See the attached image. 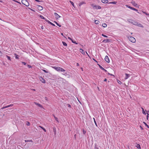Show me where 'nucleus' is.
<instances>
[{
  "label": "nucleus",
  "mask_w": 149,
  "mask_h": 149,
  "mask_svg": "<svg viewBox=\"0 0 149 149\" xmlns=\"http://www.w3.org/2000/svg\"><path fill=\"white\" fill-rule=\"evenodd\" d=\"M66 72H64L63 74L65 75L66 76H67V77L68 78L72 77V74L71 73H70L69 72L67 71Z\"/></svg>",
  "instance_id": "1"
},
{
  "label": "nucleus",
  "mask_w": 149,
  "mask_h": 149,
  "mask_svg": "<svg viewBox=\"0 0 149 149\" xmlns=\"http://www.w3.org/2000/svg\"><path fill=\"white\" fill-rule=\"evenodd\" d=\"M128 39L132 43H135L136 42L135 39L133 37L130 36L128 37Z\"/></svg>",
  "instance_id": "2"
},
{
  "label": "nucleus",
  "mask_w": 149,
  "mask_h": 149,
  "mask_svg": "<svg viewBox=\"0 0 149 149\" xmlns=\"http://www.w3.org/2000/svg\"><path fill=\"white\" fill-rule=\"evenodd\" d=\"M22 3L24 5H25L26 6H28L29 4L27 0H22Z\"/></svg>",
  "instance_id": "3"
},
{
  "label": "nucleus",
  "mask_w": 149,
  "mask_h": 149,
  "mask_svg": "<svg viewBox=\"0 0 149 149\" xmlns=\"http://www.w3.org/2000/svg\"><path fill=\"white\" fill-rule=\"evenodd\" d=\"M91 6L93 7V8L98 9H101V7L99 5H94L93 4H91Z\"/></svg>",
  "instance_id": "4"
},
{
  "label": "nucleus",
  "mask_w": 149,
  "mask_h": 149,
  "mask_svg": "<svg viewBox=\"0 0 149 149\" xmlns=\"http://www.w3.org/2000/svg\"><path fill=\"white\" fill-rule=\"evenodd\" d=\"M131 3L132 4V5L135 6L136 8H139V5H138L137 4L135 3V1L132 0L131 1Z\"/></svg>",
  "instance_id": "5"
},
{
  "label": "nucleus",
  "mask_w": 149,
  "mask_h": 149,
  "mask_svg": "<svg viewBox=\"0 0 149 149\" xmlns=\"http://www.w3.org/2000/svg\"><path fill=\"white\" fill-rule=\"evenodd\" d=\"M54 15L55 17V18L56 19H58L60 17H61L56 13H54Z\"/></svg>",
  "instance_id": "6"
},
{
  "label": "nucleus",
  "mask_w": 149,
  "mask_h": 149,
  "mask_svg": "<svg viewBox=\"0 0 149 149\" xmlns=\"http://www.w3.org/2000/svg\"><path fill=\"white\" fill-rule=\"evenodd\" d=\"M111 40L110 39H104L102 41V42L107 43L111 42Z\"/></svg>",
  "instance_id": "7"
},
{
  "label": "nucleus",
  "mask_w": 149,
  "mask_h": 149,
  "mask_svg": "<svg viewBox=\"0 0 149 149\" xmlns=\"http://www.w3.org/2000/svg\"><path fill=\"white\" fill-rule=\"evenodd\" d=\"M40 80L43 83L45 84L46 83V81L45 80L42 78V77H40Z\"/></svg>",
  "instance_id": "8"
},
{
  "label": "nucleus",
  "mask_w": 149,
  "mask_h": 149,
  "mask_svg": "<svg viewBox=\"0 0 149 149\" xmlns=\"http://www.w3.org/2000/svg\"><path fill=\"white\" fill-rule=\"evenodd\" d=\"M104 60L106 62L108 63H109L110 62V60L108 56H105Z\"/></svg>",
  "instance_id": "9"
},
{
  "label": "nucleus",
  "mask_w": 149,
  "mask_h": 149,
  "mask_svg": "<svg viewBox=\"0 0 149 149\" xmlns=\"http://www.w3.org/2000/svg\"><path fill=\"white\" fill-rule=\"evenodd\" d=\"M37 6L38 9V10H41L43 9L42 6L38 5H37Z\"/></svg>",
  "instance_id": "10"
},
{
  "label": "nucleus",
  "mask_w": 149,
  "mask_h": 149,
  "mask_svg": "<svg viewBox=\"0 0 149 149\" xmlns=\"http://www.w3.org/2000/svg\"><path fill=\"white\" fill-rule=\"evenodd\" d=\"M34 103L36 105L38 106V107H39L41 108H44L42 106L41 104H39V103L37 102H34Z\"/></svg>",
  "instance_id": "11"
},
{
  "label": "nucleus",
  "mask_w": 149,
  "mask_h": 149,
  "mask_svg": "<svg viewBox=\"0 0 149 149\" xmlns=\"http://www.w3.org/2000/svg\"><path fill=\"white\" fill-rule=\"evenodd\" d=\"M97 65L99 66V67L102 70L104 71L105 72H107V70L104 69V68H103L101 65H100L98 63H97Z\"/></svg>",
  "instance_id": "12"
},
{
  "label": "nucleus",
  "mask_w": 149,
  "mask_h": 149,
  "mask_svg": "<svg viewBox=\"0 0 149 149\" xmlns=\"http://www.w3.org/2000/svg\"><path fill=\"white\" fill-rule=\"evenodd\" d=\"M125 79H127L130 76V74L127 73H125Z\"/></svg>",
  "instance_id": "13"
},
{
  "label": "nucleus",
  "mask_w": 149,
  "mask_h": 149,
  "mask_svg": "<svg viewBox=\"0 0 149 149\" xmlns=\"http://www.w3.org/2000/svg\"><path fill=\"white\" fill-rule=\"evenodd\" d=\"M53 68L56 70V71H60V67H56V66H54L53 67Z\"/></svg>",
  "instance_id": "14"
},
{
  "label": "nucleus",
  "mask_w": 149,
  "mask_h": 149,
  "mask_svg": "<svg viewBox=\"0 0 149 149\" xmlns=\"http://www.w3.org/2000/svg\"><path fill=\"white\" fill-rule=\"evenodd\" d=\"M101 2L104 3H108L109 2H108V0H101Z\"/></svg>",
  "instance_id": "15"
},
{
  "label": "nucleus",
  "mask_w": 149,
  "mask_h": 149,
  "mask_svg": "<svg viewBox=\"0 0 149 149\" xmlns=\"http://www.w3.org/2000/svg\"><path fill=\"white\" fill-rule=\"evenodd\" d=\"M79 51L83 55H85V53L84 50L80 48L79 49Z\"/></svg>",
  "instance_id": "16"
},
{
  "label": "nucleus",
  "mask_w": 149,
  "mask_h": 149,
  "mask_svg": "<svg viewBox=\"0 0 149 149\" xmlns=\"http://www.w3.org/2000/svg\"><path fill=\"white\" fill-rule=\"evenodd\" d=\"M53 131L54 132V133L55 136H56V129L55 127H54L53 128Z\"/></svg>",
  "instance_id": "17"
},
{
  "label": "nucleus",
  "mask_w": 149,
  "mask_h": 149,
  "mask_svg": "<svg viewBox=\"0 0 149 149\" xmlns=\"http://www.w3.org/2000/svg\"><path fill=\"white\" fill-rule=\"evenodd\" d=\"M15 56V58L16 59H19V57L20 56H19L16 53H15L14 54Z\"/></svg>",
  "instance_id": "18"
},
{
  "label": "nucleus",
  "mask_w": 149,
  "mask_h": 149,
  "mask_svg": "<svg viewBox=\"0 0 149 149\" xmlns=\"http://www.w3.org/2000/svg\"><path fill=\"white\" fill-rule=\"evenodd\" d=\"M6 57L7 58V59L8 60L11 61V58L10 56H9L6 55H5L3 56V57Z\"/></svg>",
  "instance_id": "19"
},
{
  "label": "nucleus",
  "mask_w": 149,
  "mask_h": 149,
  "mask_svg": "<svg viewBox=\"0 0 149 149\" xmlns=\"http://www.w3.org/2000/svg\"><path fill=\"white\" fill-rule=\"evenodd\" d=\"M135 147L138 149H141V148L140 145L139 144H137V145L135 146Z\"/></svg>",
  "instance_id": "20"
},
{
  "label": "nucleus",
  "mask_w": 149,
  "mask_h": 149,
  "mask_svg": "<svg viewBox=\"0 0 149 149\" xmlns=\"http://www.w3.org/2000/svg\"><path fill=\"white\" fill-rule=\"evenodd\" d=\"M86 2L84 1H82L81 2H80L79 4V6H81L83 4H85Z\"/></svg>",
  "instance_id": "21"
},
{
  "label": "nucleus",
  "mask_w": 149,
  "mask_h": 149,
  "mask_svg": "<svg viewBox=\"0 0 149 149\" xmlns=\"http://www.w3.org/2000/svg\"><path fill=\"white\" fill-rule=\"evenodd\" d=\"M136 26H138L139 27H142V28L143 27V25L142 24H141L140 23H139L138 22L137 23Z\"/></svg>",
  "instance_id": "22"
},
{
  "label": "nucleus",
  "mask_w": 149,
  "mask_h": 149,
  "mask_svg": "<svg viewBox=\"0 0 149 149\" xmlns=\"http://www.w3.org/2000/svg\"><path fill=\"white\" fill-rule=\"evenodd\" d=\"M39 127L41 128L44 132H47V130L43 127L41 126H39Z\"/></svg>",
  "instance_id": "23"
},
{
  "label": "nucleus",
  "mask_w": 149,
  "mask_h": 149,
  "mask_svg": "<svg viewBox=\"0 0 149 149\" xmlns=\"http://www.w3.org/2000/svg\"><path fill=\"white\" fill-rule=\"evenodd\" d=\"M141 12H142L143 13L145 14L146 15L148 16H149V13L146 12V11H142Z\"/></svg>",
  "instance_id": "24"
},
{
  "label": "nucleus",
  "mask_w": 149,
  "mask_h": 149,
  "mask_svg": "<svg viewBox=\"0 0 149 149\" xmlns=\"http://www.w3.org/2000/svg\"><path fill=\"white\" fill-rule=\"evenodd\" d=\"M25 142H31L33 143V141L32 140H25Z\"/></svg>",
  "instance_id": "25"
},
{
  "label": "nucleus",
  "mask_w": 149,
  "mask_h": 149,
  "mask_svg": "<svg viewBox=\"0 0 149 149\" xmlns=\"http://www.w3.org/2000/svg\"><path fill=\"white\" fill-rule=\"evenodd\" d=\"M130 9H131V10H134V11H138V10L137 9H136L135 8H134L133 7H130Z\"/></svg>",
  "instance_id": "26"
},
{
  "label": "nucleus",
  "mask_w": 149,
  "mask_h": 149,
  "mask_svg": "<svg viewBox=\"0 0 149 149\" xmlns=\"http://www.w3.org/2000/svg\"><path fill=\"white\" fill-rule=\"evenodd\" d=\"M53 22L55 23L59 27H61V25L60 24H59L58 23H57L55 21H53Z\"/></svg>",
  "instance_id": "27"
},
{
  "label": "nucleus",
  "mask_w": 149,
  "mask_h": 149,
  "mask_svg": "<svg viewBox=\"0 0 149 149\" xmlns=\"http://www.w3.org/2000/svg\"><path fill=\"white\" fill-rule=\"evenodd\" d=\"M41 18L45 19V20L46 19V18H45L43 16L41 15H38Z\"/></svg>",
  "instance_id": "28"
},
{
  "label": "nucleus",
  "mask_w": 149,
  "mask_h": 149,
  "mask_svg": "<svg viewBox=\"0 0 149 149\" xmlns=\"http://www.w3.org/2000/svg\"><path fill=\"white\" fill-rule=\"evenodd\" d=\"M9 107V105H8L6 106H4V107H3L1 108V109L0 110H1V109L3 110L4 109L6 108Z\"/></svg>",
  "instance_id": "29"
},
{
  "label": "nucleus",
  "mask_w": 149,
  "mask_h": 149,
  "mask_svg": "<svg viewBox=\"0 0 149 149\" xmlns=\"http://www.w3.org/2000/svg\"><path fill=\"white\" fill-rule=\"evenodd\" d=\"M137 22H136V21H133V23H132V24L133 25L136 26Z\"/></svg>",
  "instance_id": "30"
},
{
  "label": "nucleus",
  "mask_w": 149,
  "mask_h": 149,
  "mask_svg": "<svg viewBox=\"0 0 149 149\" xmlns=\"http://www.w3.org/2000/svg\"><path fill=\"white\" fill-rule=\"evenodd\" d=\"M93 120L94 123H95L96 126L97 127H98L97 125V123H96V121L95 120V118H93Z\"/></svg>",
  "instance_id": "31"
},
{
  "label": "nucleus",
  "mask_w": 149,
  "mask_h": 149,
  "mask_svg": "<svg viewBox=\"0 0 149 149\" xmlns=\"http://www.w3.org/2000/svg\"><path fill=\"white\" fill-rule=\"evenodd\" d=\"M95 23L97 24H99L100 22L98 20H95Z\"/></svg>",
  "instance_id": "32"
},
{
  "label": "nucleus",
  "mask_w": 149,
  "mask_h": 149,
  "mask_svg": "<svg viewBox=\"0 0 149 149\" xmlns=\"http://www.w3.org/2000/svg\"><path fill=\"white\" fill-rule=\"evenodd\" d=\"M62 43L64 46L67 47L68 45L65 42L63 41H62Z\"/></svg>",
  "instance_id": "33"
},
{
  "label": "nucleus",
  "mask_w": 149,
  "mask_h": 149,
  "mask_svg": "<svg viewBox=\"0 0 149 149\" xmlns=\"http://www.w3.org/2000/svg\"><path fill=\"white\" fill-rule=\"evenodd\" d=\"M25 123L26 124V125L27 126H29L30 125V123L28 121H26Z\"/></svg>",
  "instance_id": "34"
},
{
  "label": "nucleus",
  "mask_w": 149,
  "mask_h": 149,
  "mask_svg": "<svg viewBox=\"0 0 149 149\" xmlns=\"http://www.w3.org/2000/svg\"><path fill=\"white\" fill-rule=\"evenodd\" d=\"M70 2L71 3V5L74 7V8H75V7L74 4L73 2L71 1H70Z\"/></svg>",
  "instance_id": "35"
},
{
  "label": "nucleus",
  "mask_w": 149,
  "mask_h": 149,
  "mask_svg": "<svg viewBox=\"0 0 149 149\" xmlns=\"http://www.w3.org/2000/svg\"><path fill=\"white\" fill-rule=\"evenodd\" d=\"M117 2L116 1H112L111 2H110L109 3V4H116Z\"/></svg>",
  "instance_id": "36"
},
{
  "label": "nucleus",
  "mask_w": 149,
  "mask_h": 149,
  "mask_svg": "<svg viewBox=\"0 0 149 149\" xmlns=\"http://www.w3.org/2000/svg\"><path fill=\"white\" fill-rule=\"evenodd\" d=\"M143 123L144 124L145 126L147 127L148 128H149V126H148V125L147 124V123L146 122H143Z\"/></svg>",
  "instance_id": "37"
},
{
  "label": "nucleus",
  "mask_w": 149,
  "mask_h": 149,
  "mask_svg": "<svg viewBox=\"0 0 149 149\" xmlns=\"http://www.w3.org/2000/svg\"><path fill=\"white\" fill-rule=\"evenodd\" d=\"M127 21H128V22H129L131 24L132 23H133V20H132V19H127Z\"/></svg>",
  "instance_id": "38"
},
{
  "label": "nucleus",
  "mask_w": 149,
  "mask_h": 149,
  "mask_svg": "<svg viewBox=\"0 0 149 149\" xmlns=\"http://www.w3.org/2000/svg\"><path fill=\"white\" fill-rule=\"evenodd\" d=\"M59 71L64 72H65L66 71L65 70H64L63 69L60 68Z\"/></svg>",
  "instance_id": "39"
},
{
  "label": "nucleus",
  "mask_w": 149,
  "mask_h": 149,
  "mask_svg": "<svg viewBox=\"0 0 149 149\" xmlns=\"http://www.w3.org/2000/svg\"><path fill=\"white\" fill-rule=\"evenodd\" d=\"M102 26L103 27L105 28L107 27V24L106 23H104L102 24Z\"/></svg>",
  "instance_id": "40"
},
{
  "label": "nucleus",
  "mask_w": 149,
  "mask_h": 149,
  "mask_svg": "<svg viewBox=\"0 0 149 149\" xmlns=\"http://www.w3.org/2000/svg\"><path fill=\"white\" fill-rule=\"evenodd\" d=\"M95 149H99V148L97 146L96 143H95Z\"/></svg>",
  "instance_id": "41"
},
{
  "label": "nucleus",
  "mask_w": 149,
  "mask_h": 149,
  "mask_svg": "<svg viewBox=\"0 0 149 149\" xmlns=\"http://www.w3.org/2000/svg\"><path fill=\"white\" fill-rule=\"evenodd\" d=\"M71 41H72V42L73 43L75 44H78V43H77V42L75 41L73 39H72V40Z\"/></svg>",
  "instance_id": "42"
},
{
  "label": "nucleus",
  "mask_w": 149,
  "mask_h": 149,
  "mask_svg": "<svg viewBox=\"0 0 149 149\" xmlns=\"http://www.w3.org/2000/svg\"><path fill=\"white\" fill-rule=\"evenodd\" d=\"M82 131H83V134L84 135L85 134L86 132V131L84 128H83Z\"/></svg>",
  "instance_id": "43"
},
{
  "label": "nucleus",
  "mask_w": 149,
  "mask_h": 149,
  "mask_svg": "<svg viewBox=\"0 0 149 149\" xmlns=\"http://www.w3.org/2000/svg\"><path fill=\"white\" fill-rule=\"evenodd\" d=\"M66 106L68 107L69 108H71V105L69 104H66Z\"/></svg>",
  "instance_id": "44"
},
{
  "label": "nucleus",
  "mask_w": 149,
  "mask_h": 149,
  "mask_svg": "<svg viewBox=\"0 0 149 149\" xmlns=\"http://www.w3.org/2000/svg\"><path fill=\"white\" fill-rule=\"evenodd\" d=\"M45 21L48 22V23L49 24H51V22H50L49 21V20L47 19H46L45 20Z\"/></svg>",
  "instance_id": "45"
},
{
  "label": "nucleus",
  "mask_w": 149,
  "mask_h": 149,
  "mask_svg": "<svg viewBox=\"0 0 149 149\" xmlns=\"http://www.w3.org/2000/svg\"><path fill=\"white\" fill-rule=\"evenodd\" d=\"M35 0V1L38 2H44V1H42V0H41V1H40L39 0Z\"/></svg>",
  "instance_id": "46"
},
{
  "label": "nucleus",
  "mask_w": 149,
  "mask_h": 149,
  "mask_svg": "<svg viewBox=\"0 0 149 149\" xmlns=\"http://www.w3.org/2000/svg\"><path fill=\"white\" fill-rule=\"evenodd\" d=\"M147 115L146 116V119L147 120H148V118L149 117V113H147Z\"/></svg>",
  "instance_id": "47"
},
{
  "label": "nucleus",
  "mask_w": 149,
  "mask_h": 149,
  "mask_svg": "<svg viewBox=\"0 0 149 149\" xmlns=\"http://www.w3.org/2000/svg\"><path fill=\"white\" fill-rule=\"evenodd\" d=\"M117 81L119 84H121L122 82L120 81H119V80H118V79H117Z\"/></svg>",
  "instance_id": "48"
},
{
  "label": "nucleus",
  "mask_w": 149,
  "mask_h": 149,
  "mask_svg": "<svg viewBox=\"0 0 149 149\" xmlns=\"http://www.w3.org/2000/svg\"><path fill=\"white\" fill-rule=\"evenodd\" d=\"M53 116H54L55 120H57V119H58V118L57 117H56L54 114H53Z\"/></svg>",
  "instance_id": "49"
},
{
  "label": "nucleus",
  "mask_w": 149,
  "mask_h": 149,
  "mask_svg": "<svg viewBox=\"0 0 149 149\" xmlns=\"http://www.w3.org/2000/svg\"><path fill=\"white\" fill-rule=\"evenodd\" d=\"M142 11V10H139V11H137V12L138 13L140 14H142V13H142V12H141V11Z\"/></svg>",
  "instance_id": "50"
},
{
  "label": "nucleus",
  "mask_w": 149,
  "mask_h": 149,
  "mask_svg": "<svg viewBox=\"0 0 149 149\" xmlns=\"http://www.w3.org/2000/svg\"><path fill=\"white\" fill-rule=\"evenodd\" d=\"M102 36L104 37H106V38H108V36H107L104 35V34H102Z\"/></svg>",
  "instance_id": "51"
},
{
  "label": "nucleus",
  "mask_w": 149,
  "mask_h": 149,
  "mask_svg": "<svg viewBox=\"0 0 149 149\" xmlns=\"http://www.w3.org/2000/svg\"><path fill=\"white\" fill-rule=\"evenodd\" d=\"M27 67L29 68H30L32 67V66L29 65L27 64Z\"/></svg>",
  "instance_id": "52"
},
{
  "label": "nucleus",
  "mask_w": 149,
  "mask_h": 149,
  "mask_svg": "<svg viewBox=\"0 0 149 149\" xmlns=\"http://www.w3.org/2000/svg\"><path fill=\"white\" fill-rule=\"evenodd\" d=\"M42 70L44 72H45V73H48V72L47 71L45 70H43V69H42Z\"/></svg>",
  "instance_id": "53"
},
{
  "label": "nucleus",
  "mask_w": 149,
  "mask_h": 149,
  "mask_svg": "<svg viewBox=\"0 0 149 149\" xmlns=\"http://www.w3.org/2000/svg\"><path fill=\"white\" fill-rule=\"evenodd\" d=\"M21 63L23 65H26V63L24 62H23V61H22L21 62Z\"/></svg>",
  "instance_id": "54"
},
{
  "label": "nucleus",
  "mask_w": 149,
  "mask_h": 149,
  "mask_svg": "<svg viewBox=\"0 0 149 149\" xmlns=\"http://www.w3.org/2000/svg\"><path fill=\"white\" fill-rule=\"evenodd\" d=\"M142 113L144 114V115H146V113L145 111L144 110H143V111H142Z\"/></svg>",
  "instance_id": "55"
},
{
  "label": "nucleus",
  "mask_w": 149,
  "mask_h": 149,
  "mask_svg": "<svg viewBox=\"0 0 149 149\" xmlns=\"http://www.w3.org/2000/svg\"><path fill=\"white\" fill-rule=\"evenodd\" d=\"M108 75H111V76H113V77H115V76H114L113 74H111V73H109V72H108Z\"/></svg>",
  "instance_id": "56"
},
{
  "label": "nucleus",
  "mask_w": 149,
  "mask_h": 149,
  "mask_svg": "<svg viewBox=\"0 0 149 149\" xmlns=\"http://www.w3.org/2000/svg\"><path fill=\"white\" fill-rule=\"evenodd\" d=\"M12 0L13 1H15V2H16L17 3H19V4H21L20 2H18V1H16L15 0Z\"/></svg>",
  "instance_id": "57"
},
{
  "label": "nucleus",
  "mask_w": 149,
  "mask_h": 149,
  "mask_svg": "<svg viewBox=\"0 0 149 149\" xmlns=\"http://www.w3.org/2000/svg\"><path fill=\"white\" fill-rule=\"evenodd\" d=\"M125 6H126L127 8H130V7H131V6H129V5H125Z\"/></svg>",
  "instance_id": "58"
},
{
  "label": "nucleus",
  "mask_w": 149,
  "mask_h": 149,
  "mask_svg": "<svg viewBox=\"0 0 149 149\" xmlns=\"http://www.w3.org/2000/svg\"><path fill=\"white\" fill-rule=\"evenodd\" d=\"M29 8L31 10L34 12L35 13H36L37 14V13L36 12L35 10H33L32 9H31L30 8Z\"/></svg>",
  "instance_id": "59"
},
{
  "label": "nucleus",
  "mask_w": 149,
  "mask_h": 149,
  "mask_svg": "<svg viewBox=\"0 0 149 149\" xmlns=\"http://www.w3.org/2000/svg\"><path fill=\"white\" fill-rule=\"evenodd\" d=\"M86 54L90 58H91V57L88 54V53H87V52L86 51Z\"/></svg>",
  "instance_id": "60"
},
{
  "label": "nucleus",
  "mask_w": 149,
  "mask_h": 149,
  "mask_svg": "<svg viewBox=\"0 0 149 149\" xmlns=\"http://www.w3.org/2000/svg\"><path fill=\"white\" fill-rule=\"evenodd\" d=\"M50 24L51 25H52V26H55V25L52 22H51V24Z\"/></svg>",
  "instance_id": "61"
},
{
  "label": "nucleus",
  "mask_w": 149,
  "mask_h": 149,
  "mask_svg": "<svg viewBox=\"0 0 149 149\" xmlns=\"http://www.w3.org/2000/svg\"><path fill=\"white\" fill-rule=\"evenodd\" d=\"M61 34L62 36H63L64 38H66V37L64 36L63 34V33H61Z\"/></svg>",
  "instance_id": "62"
},
{
  "label": "nucleus",
  "mask_w": 149,
  "mask_h": 149,
  "mask_svg": "<svg viewBox=\"0 0 149 149\" xmlns=\"http://www.w3.org/2000/svg\"><path fill=\"white\" fill-rule=\"evenodd\" d=\"M93 60L94 61H95V62H97V63H98V62L94 58H93Z\"/></svg>",
  "instance_id": "63"
},
{
  "label": "nucleus",
  "mask_w": 149,
  "mask_h": 149,
  "mask_svg": "<svg viewBox=\"0 0 149 149\" xmlns=\"http://www.w3.org/2000/svg\"><path fill=\"white\" fill-rule=\"evenodd\" d=\"M68 39H69V40H71V41L73 39H72L71 38H70V37H68Z\"/></svg>",
  "instance_id": "64"
}]
</instances>
